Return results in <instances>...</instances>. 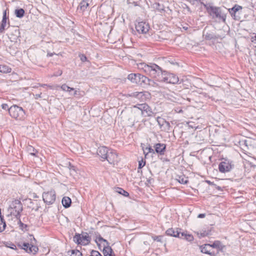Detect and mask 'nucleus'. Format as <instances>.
Instances as JSON below:
<instances>
[{
  "label": "nucleus",
  "mask_w": 256,
  "mask_h": 256,
  "mask_svg": "<svg viewBox=\"0 0 256 256\" xmlns=\"http://www.w3.org/2000/svg\"><path fill=\"white\" fill-rule=\"evenodd\" d=\"M22 209V204L20 200H14L10 203L6 210V218L10 226L17 225L23 226L24 224L20 220V212Z\"/></svg>",
  "instance_id": "nucleus-1"
},
{
  "label": "nucleus",
  "mask_w": 256,
  "mask_h": 256,
  "mask_svg": "<svg viewBox=\"0 0 256 256\" xmlns=\"http://www.w3.org/2000/svg\"><path fill=\"white\" fill-rule=\"evenodd\" d=\"M138 68L143 70L145 73L150 76L156 78L158 82V78H160L162 72V68L154 63L146 64L144 62H140L138 64Z\"/></svg>",
  "instance_id": "nucleus-2"
},
{
  "label": "nucleus",
  "mask_w": 256,
  "mask_h": 256,
  "mask_svg": "<svg viewBox=\"0 0 256 256\" xmlns=\"http://www.w3.org/2000/svg\"><path fill=\"white\" fill-rule=\"evenodd\" d=\"M97 154L102 159V160H107L110 164H114L118 161V158L116 152L106 146L99 147L97 150Z\"/></svg>",
  "instance_id": "nucleus-3"
},
{
  "label": "nucleus",
  "mask_w": 256,
  "mask_h": 256,
  "mask_svg": "<svg viewBox=\"0 0 256 256\" xmlns=\"http://www.w3.org/2000/svg\"><path fill=\"white\" fill-rule=\"evenodd\" d=\"M204 6L206 8L208 13L212 16L213 18H216L222 20L224 22H226V15L218 7L208 6L203 4Z\"/></svg>",
  "instance_id": "nucleus-4"
},
{
  "label": "nucleus",
  "mask_w": 256,
  "mask_h": 256,
  "mask_svg": "<svg viewBox=\"0 0 256 256\" xmlns=\"http://www.w3.org/2000/svg\"><path fill=\"white\" fill-rule=\"evenodd\" d=\"M10 115L16 120H22L24 118L25 112L22 107L17 105H13L8 108Z\"/></svg>",
  "instance_id": "nucleus-5"
},
{
  "label": "nucleus",
  "mask_w": 256,
  "mask_h": 256,
  "mask_svg": "<svg viewBox=\"0 0 256 256\" xmlns=\"http://www.w3.org/2000/svg\"><path fill=\"white\" fill-rule=\"evenodd\" d=\"M179 81L178 78L174 74L168 73L164 71L160 78H158V82H165L171 84H176Z\"/></svg>",
  "instance_id": "nucleus-6"
},
{
  "label": "nucleus",
  "mask_w": 256,
  "mask_h": 256,
  "mask_svg": "<svg viewBox=\"0 0 256 256\" xmlns=\"http://www.w3.org/2000/svg\"><path fill=\"white\" fill-rule=\"evenodd\" d=\"M96 242L98 246L100 245L98 242H103V253L104 256H114L113 255L112 250L110 246L109 243L106 240L103 238L102 236H99L96 238Z\"/></svg>",
  "instance_id": "nucleus-7"
},
{
  "label": "nucleus",
  "mask_w": 256,
  "mask_h": 256,
  "mask_svg": "<svg viewBox=\"0 0 256 256\" xmlns=\"http://www.w3.org/2000/svg\"><path fill=\"white\" fill-rule=\"evenodd\" d=\"M128 79L132 83L141 84L146 83L148 78L140 74H130L128 75Z\"/></svg>",
  "instance_id": "nucleus-8"
},
{
  "label": "nucleus",
  "mask_w": 256,
  "mask_h": 256,
  "mask_svg": "<svg viewBox=\"0 0 256 256\" xmlns=\"http://www.w3.org/2000/svg\"><path fill=\"white\" fill-rule=\"evenodd\" d=\"M74 241L78 244L85 246L90 242V238L87 233L82 236L80 234H76L74 237Z\"/></svg>",
  "instance_id": "nucleus-9"
},
{
  "label": "nucleus",
  "mask_w": 256,
  "mask_h": 256,
  "mask_svg": "<svg viewBox=\"0 0 256 256\" xmlns=\"http://www.w3.org/2000/svg\"><path fill=\"white\" fill-rule=\"evenodd\" d=\"M134 108H137L141 111V114L142 116H150L152 114V112L150 107L146 103L137 104L134 106Z\"/></svg>",
  "instance_id": "nucleus-10"
},
{
  "label": "nucleus",
  "mask_w": 256,
  "mask_h": 256,
  "mask_svg": "<svg viewBox=\"0 0 256 256\" xmlns=\"http://www.w3.org/2000/svg\"><path fill=\"white\" fill-rule=\"evenodd\" d=\"M56 192L52 190L42 194L43 200L48 204H53L56 200Z\"/></svg>",
  "instance_id": "nucleus-11"
},
{
  "label": "nucleus",
  "mask_w": 256,
  "mask_h": 256,
  "mask_svg": "<svg viewBox=\"0 0 256 256\" xmlns=\"http://www.w3.org/2000/svg\"><path fill=\"white\" fill-rule=\"evenodd\" d=\"M136 28L138 33L146 34L150 30V26L148 23L140 22L136 24Z\"/></svg>",
  "instance_id": "nucleus-12"
},
{
  "label": "nucleus",
  "mask_w": 256,
  "mask_h": 256,
  "mask_svg": "<svg viewBox=\"0 0 256 256\" xmlns=\"http://www.w3.org/2000/svg\"><path fill=\"white\" fill-rule=\"evenodd\" d=\"M156 121L160 127V128L164 131H168L170 130V124L168 122H166L164 118L158 117Z\"/></svg>",
  "instance_id": "nucleus-13"
},
{
  "label": "nucleus",
  "mask_w": 256,
  "mask_h": 256,
  "mask_svg": "<svg viewBox=\"0 0 256 256\" xmlns=\"http://www.w3.org/2000/svg\"><path fill=\"white\" fill-rule=\"evenodd\" d=\"M218 169L221 172H230L232 169L231 164L226 161L222 162L218 166Z\"/></svg>",
  "instance_id": "nucleus-14"
},
{
  "label": "nucleus",
  "mask_w": 256,
  "mask_h": 256,
  "mask_svg": "<svg viewBox=\"0 0 256 256\" xmlns=\"http://www.w3.org/2000/svg\"><path fill=\"white\" fill-rule=\"evenodd\" d=\"M166 234L167 235L170 236H172L174 237H178L180 238L182 237L180 236L182 232H180V230H178V228L174 229L172 228H169L166 231Z\"/></svg>",
  "instance_id": "nucleus-15"
},
{
  "label": "nucleus",
  "mask_w": 256,
  "mask_h": 256,
  "mask_svg": "<svg viewBox=\"0 0 256 256\" xmlns=\"http://www.w3.org/2000/svg\"><path fill=\"white\" fill-rule=\"evenodd\" d=\"M200 250L202 252L210 254V256H214V252H212L210 244H205L200 246Z\"/></svg>",
  "instance_id": "nucleus-16"
},
{
  "label": "nucleus",
  "mask_w": 256,
  "mask_h": 256,
  "mask_svg": "<svg viewBox=\"0 0 256 256\" xmlns=\"http://www.w3.org/2000/svg\"><path fill=\"white\" fill-rule=\"evenodd\" d=\"M150 94L148 92H138L137 99L140 102H144L150 98Z\"/></svg>",
  "instance_id": "nucleus-17"
},
{
  "label": "nucleus",
  "mask_w": 256,
  "mask_h": 256,
  "mask_svg": "<svg viewBox=\"0 0 256 256\" xmlns=\"http://www.w3.org/2000/svg\"><path fill=\"white\" fill-rule=\"evenodd\" d=\"M89 6L88 0H82L80 4L78 10L80 12H84Z\"/></svg>",
  "instance_id": "nucleus-18"
},
{
  "label": "nucleus",
  "mask_w": 256,
  "mask_h": 256,
  "mask_svg": "<svg viewBox=\"0 0 256 256\" xmlns=\"http://www.w3.org/2000/svg\"><path fill=\"white\" fill-rule=\"evenodd\" d=\"M156 152L160 154H164V152L166 149V145L163 144L158 143L156 144L155 146Z\"/></svg>",
  "instance_id": "nucleus-19"
},
{
  "label": "nucleus",
  "mask_w": 256,
  "mask_h": 256,
  "mask_svg": "<svg viewBox=\"0 0 256 256\" xmlns=\"http://www.w3.org/2000/svg\"><path fill=\"white\" fill-rule=\"evenodd\" d=\"M242 9V6L238 4H235L234 6L228 9V11L230 14H231L232 16L235 15L236 12Z\"/></svg>",
  "instance_id": "nucleus-20"
},
{
  "label": "nucleus",
  "mask_w": 256,
  "mask_h": 256,
  "mask_svg": "<svg viewBox=\"0 0 256 256\" xmlns=\"http://www.w3.org/2000/svg\"><path fill=\"white\" fill-rule=\"evenodd\" d=\"M62 202L65 208H69L72 203L71 199L69 197L64 196L62 198Z\"/></svg>",
  "instance_id": "nucleus-21"
},
{
  "label": "nucleus",
  "mask_w": 256,
  "mask_h": 256,
  "mask_svg": "<svg viewBox=\"0 0 256 256\" xmlns=\"http://www.w3.org/2000/svg\"><path fill=\"white\" fill-rule=\"evenodd\" d=\"M180 236H182V237H180V238L186 240L188 242H192L194 240V237L192 234H187L184 232H182Z\"/></svg>",
  "instance_id": "nucleus-22"
},
{
  "label": "nucleus",
  "mask_w": 256,
  "mask_h": 256,
  "mask_svg": "<svg viewBox=\"0 0 256 256\" xmlns=\"http://www.w3.org/2000/svg\"><path fill=\"white\" fill-rule=\"evenodd\" d=\"M251 140L250 139L242 140L240 142V145L242 148L244 150V147L248 148V146H250Z\"/></svg>",
  "instance_id": "nucleus-23"
},
{
  "label": "nucleus",
  "mask_w": 256,
  "mask_h": 256,
  "mask_svg": "<svg viewBox=\"0 0 256 256\" xmlns=\"http://www.w3.org/2000/svg\"><path fill=\"white\" fill-rule=\"evenodd\" d=\"M14 14L16 17L21 18L24 16V10L23 8L16 9Z\"/></svg>",
  "instance_id": "nucleus-24"
},
{
  "label": "nucleus",
  "mask_w": 256,
  "mask_h": 256,
  "mask_svg": "<svg viewBox=\"0 0 256 256\" xmlns=\"http://www.w3.org/2000/svg\"><path fill=\"white\" fill-rule=\"evenodd\" d=\"M204 38L208 40H210L215 38V36L211 33L208 32L204 30L203 34Z\"/></svg>",
  "instance_id": "nucleus-25"
},
{
  "label": "nucleus",
  "mask_w": 256,
  "mask_h": 256,
  "mask_svg": "<svg viewBox=\"0 0 256 256\" xmlns=\"http://www.w3.org/2000/svg\"><path fill=\"white\" fill-rule=\"evenodd\" d=\"M7 21L8 20H2V23L0 25V32H4L7 26Z\"/></svg>",
  "instance_id": "nucleus-26"
},
{
  "label": "nucleus",
  "mask_w": 256,
  "mask_h": 256,
  "mask_svg": "<svg viewBox=\"0 0 256 256\" xmlns=\"http://www.w3.org/2000/svg\"><path fill=\"white\" fill-rule=\"evenodd\" d=\"M116 192L120 194H122L123 196H128L129 194L128 193L125 191L124 190H123L122 188H116Z\"/></svg>",
  "instance_id": "nucleus-27"
},
{
  "label": "nucleus",
  "mask_w": 256,
  "mask_h": 256,
  "mask_svg": "<svg viewBox=\"0 0 256 256\" xmlns=\"http://www.w3.org/2000/svg\"><path fill=\"white\" fill-rule=\"evenodd\" d=\"M211 249L212 248H216L220 249L222 247L221 243L220 241H215L212 244H210Z\"/></svg>",
  "instance_id": "nucleus-28"
},
{
  "label": "nucleus",
  "mask_w": 256,
  "mask_h": 256,
  "mask_svg": "<svg viewBox=\"0 0 256 256\" xmlns=\"http://www.w3.org/2000/svg\"><path fill=\"white\" fill-rule=\"evenodd\" d=\"M61 89L66 92H70L71 90H74V88H70L66 84H64L60 86Z\"/></svg>",
  "instance_id": "nucleus-29"
},
{
  "label": "nucleus",
  "mask_w": 256,
  "mask_h": 256,
  "mask_svg": "<svg viewBox=\"0 0 256 256\" xmlns=\"http://www.w3.org/2000/svg\"><path fill=\"white\" fill-rule=\"evenodd\" d=\"M0 72L3 73L9 72H10V68L6 66H0Z\"/></svg>",
  "instance_id": "nucleus-30"
},
{
  "label": "nucleus",
  "mask_w": 256,
  "mask_h": 256,
  "mask_svg": "<svg viewBox=\"0 0 256 256\" xmlns=\"http://www.w3.org/2000/svg\"><path fill=\"white\" fill-rule=\"evenodd\" d=\"M70 256H82V254L80 250H71Z\"/></svg>",
  "instance_id": "nucleus-31"
},
{
  "label": "nucleus",
  "mask_w": 256,
  "mask_h": 256,
  "mask_svg": "<svg viewBox=\"0 0 256 256\" xmlns=\"http://www.w3.org/2000/svg\"><path fill=\"white\" fill-rule=\"evenodd\" d=\"M38 248L36 246L30 245V248H29L28 253L34 252V254H36L38 252Z\"/></svg>",
  "instance_id": "nucleus-32"
},
{
  "label": "nucleus",
  "mask_w": 256,
  "mask_h": 256,
  "mask_svg": "<svg viewBox=\"0 0 256 256\" xmlns=\"http://www.w3.org/2000/svg\"><path fill=\"white\" fill-rule=\"evenodd\" d=\"M178 181L180 183L182 184H186L188 182V178H184L182 176H179Z\"/></svg>",
  "instance_id": "nucleus-33"
},
{
  "label": "nucleus",
  "mask_w": 256,
  "mask_h": 256,
  "mask_svg": "<svg viewBox=\"0 0 256 256\" xmlns=\"http://www.w3.org/2000/svg\"><path fill=\"white\" fill-rule=\"evenodd\" d=\"M208 232L206 231H203L202 232H197V234L198 235V236L200 238L207 236L208 235Z\"/></svg>",
  "instance_id": "nucleus-34"
},
{
  "label": "nucleus",
  "mask_w": 256,
  "mask_h": 256,
  "mask_svg": "<svg viewBox=\"0 0 256 256\" xmlns=\"http://www.w3.org/2000/svg\"><path fill=\"white\" fill-rule=\"evenodd\" d=\"M155 8L159 12H162L164 11V6H160V4L158 3L156 4V6Z\"/></svg>",
  "instance_id": "nucleus-35"
},
{
  "label": "nucleus",
  "mask_w": 256,
  "mask_h": 256,
  "mask_svg": "<svg viewBox=\"0 0 256 256\" xmlns=\"http://www.w3.org/2000/svg\"><path fill=\"white\" fill-rule=\"evenodd\" d=\"M188 1L192 4L193 5H197L199 3H200L201 4H203V2H200V0H188Z\"/></svg>",
  "instance_id": "nucleus-36"
},
{
  "label": "nucleus",
  "mask_w": 256,
  "mask_h": 256,
  "mask_svg": "<svg viewBox=\"0 0 256 256\" xmlns=\"http://www.w3.org/2000/svg\"><path fill=\"white\" fill-rule=\"evenodd\" d=\"M30 246V245L28 243H24L22 244V248L26 252H28Z\"/></svg>",
  "instance_id": "nucleus-37"
},
{
  "label": "nucleus",
  "mask_w": 256,
  "mask_h": 256,
  "mask_svg": "<svg viewBox=\"0 0 256 256\" xmlns=\"http://www.w3.org/2000/svg\"><path fill=\"white\" fill-rule=\"evenodd\" d=\"M148 82V84L150 86H158V84L156 82H154L153 80L148 79V80H146V82Z\"/></svg>",
  "instance_id": "nucleus-38"
},
{
  "label": "nucleus",
  "mask_w": 256,
  "mask_h": 256,
  "mask_svg": "<svg viewBox=\"0 0 256 256\" xmlns=\"http://www.w3.org/2000/svg\"><path fill=\"white\" fill-rule=\"evenodd\" d=\"M90 256H102L96 250H92L91 252V254Z\"/></svg>",
  "instance_id": "nucleus-39"
},
{
  "label": "nucleus",
  "mask_w": 256,
  "mask_h": 256,
  "mask_svg": "<svg viewBox=\"0 0 256 256\" xmlns=\"http://www.w3.org/2000/svg\"><path fill=\"white\" fill-rule=\"evenodd\" d=\"M145 164H146L145 162H144L142 160L141 161H139L138 168H142V167H144V166Z\"/></svg>",
  "instance_id": "nucleus-40"
},
{
  "label": "nucleus",
  "mask_w": 256,
  "mask_h": 256,
  "mask_svg": "<svg viewBox=\"0 0 256 256\" xmlns=\"http://www.w3.org/2000/svg\"><path fill=\"white\" fill-rule=\"evenodd\" d=\"M138 92H134L129 94L128 96L130 97H134L137 98Z\"/></svg>",
  "instance_id": "nucleus-41"
},
{
  "label": "nucleus",
  "mask_w": 256,
  "mask_h": 256,
  "mask_svg": "<svg viewBox=\"0 0 256 256\" xmlns=\"http://www.w3.org/2000/svg\"><path fill=\"white\" fill-rule=\"evenodd\" d=\"M2 20H8V17H7V16H6V10H5L3 12V16H2Z\"/></svg>",
  "instance_id": "nucleus-42"
},
{
  "label": "nucleus",
  "mask_w": 256,
  "mask_h": 256,
  "mask_svg": "<svg viewBox=\"0 0 256 256\" xmlns=\"http://www.w3.org/2000/svg\"><path fill=\"white\" fill-rule=\"evenodd\" d=\"M2 109L4 110H8V108H8V106L7 104H2Z\"/></svg>",
  "instance_id": "nucleus-43"
},
{
  "label": "nucleus",
  "mask_w": 256,
  "mask_h": 256,
  "mask_svg": "<svg viewBox=\"0 0 256 256\" xmlns=\"http://www.w3.org/2000/svg\"><path fill=\"white\" fill-rule=\"evenodd\" d=\"M80 60L82 62H84L86 60V57L84 55V54H82L80 56Z\"/></svg>",
  "instance_id": "nucleus-44"
},
{
  "label": "nucleus",
  "mask_w": 256,
  "mask_h": 256,
  "mask_svg": "<svg viewBox=\"0 0 256 256\" xmlns=\"http://www.w3.org/2000/svg\"><path fill=\"white\" fill-rule=\"evenodd\" d=\"M14 34L16 36V37H18L20 34L19 30L18 29H16L14 30Z\"/></svg>",
  "instance_id": "nucleus-45"
},
{
  "label": "nucleus",
  "mask_w": 256,
  "mask_h": 256,
  "mask_svg": "<svg viewBox=\"0 0 256 256\" xmlns=\"http://www.w3.org/2000/svg\"><path fill=\"white\" fill-rule=\"evenodd\" d=\"M146 150H148V152H154V150L151 147L146 148Z\"/></svg>",
  "instance_id": "nucleus-46"
},
{
  "label": "nucleus",
  "mask_w": 256,
  "mask_h": 256,
  "mask_svg": "<svg viewBox=\"0 0 256 256\" xmlns=\"http://www.w3.org/2000/svg\"><path fill=\"white\" fill-rule=\"evenodd\" d=\"M41 95H42V92H40L39 94H36V95H34V98L36 99H38V98H40L42 97Z\"/></svg>",
  "instance_id": "nucleus-47"
},
{
  "label": "nucleus",
  "mask_w": 256,
  "mask_h": 256,
  "mask_svg": "<svg viewBox=\"0 0 256 256\" xmlns=\"http://www.w3.org/2000/svg\"><path fill=\"white\" fill-rule=\"evenodd\" d=\"M206 216L204 214H200L198 216V218H204Z\"/></svg>",
  "instance_id": "nucleus-48"
},
{
  "label": "nucleus",
  "mask_w": 256,
  "mask_h": 256,
  "mask_svg": "<svg viewBox=\"0 0 256 256\" xmlns=\"http://www.w3.org/2000/svg\"><path fill=\"white\" fill-rule=\"evenodd\" d=\"M206 182L209 185H214V184L213 182H210V180H206Z\"/></svg>",
  "instance_id": "nucleus-49"
},
{
  "label": "nucleus",
  "mask_w": 256,
  "mask_h": 256,
  "mask_svg": "<svg viewBox=\"0 0 256 256\" xmlns=\"http://www.w3.org/2000/svg\"><path fill=\"white\" fill-rule=\"evenodd\" d=\"M56 54L55 53L48 52L47 54L48 56H52L53 55Z\"/></svg>",
  "instance_id": "nucleus-50"
},
{
  "label": "nucleus",
  "mask_w": 256,
  "mask_h": 256,
  "mask_svg": "<svg viewBox=\"0 0 256 256\" xmlns=\"http://www.w3.org/2000/svg\"><path fill=\"white\" fill-rule=\"evenodd\" d=\"M154 240H156V241H160V238H159L158 236H156V237L154 238Z\"/></svg>",
  "instance_id": "nucleus-51"
},
{
  "label": "nucleus",
  "mask_w": 256,
  "mask_h": 256,
  "mask_svg": "<svg viewBox=\"0 0 256 256\" xmlns=\"http://www.w3.org/2000/svg\"><path fill=\"white\" fill-rule=\"evenodd\" d=\"M186 8L188 12H190V8L188 6H186Z\"/></svg>",
  "instance_id": "nucleus-52"
},
{
  "label": "nucleus",
  "mask_w": 256,
  "mask_h": 256,
  "mask_svg": "<svg viewBox=\"0 0 256 256\" xmlns=\"http://www.w3.org/2000/svg\"><path fill=\"white\" fill-rule=\"evenodd\" d=\"M40 86H48L47 84H40Z\"/></svg>",
  "instance_id": "nucleus-53"
},
{
  "label": "nucleus",
  "mask_w": 256,
  "mask_h": 256,
  "mask_svg": "<svg viewBox=\"0 0 256 256\" xmlns=\"http://www.w3.org/2000/svg\"><path fill=\"white\" fill-rule=\"evenodd\" d=\"M76 94H77V91H76V90H75V91H74V96H76Z\"/></svg>",
  "instance_id": "nucleus-54"
},
{
  "label": "nucleus",
  "mask_w": 256,
  "mask_h": 256,
  "mask_svg": "<svg viewBox=\"0 0 256 256\" xmlns=\"http://www.w3.org/2000/svg\"><path fill=\"white\" fill-rule=\"evenodd\" d=\"M48 88H52V86H49V85H48Z\"/></svg>",
  "instance_id": "nucleus-55"
}]
</instances>
